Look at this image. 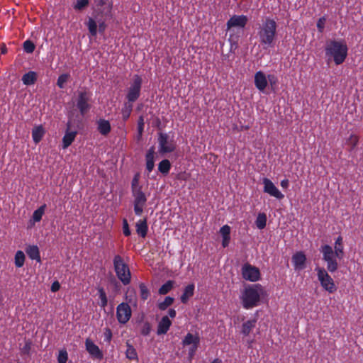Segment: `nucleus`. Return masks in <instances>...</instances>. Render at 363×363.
<instances>
[{"label":"nucleus","mask_w":363,"mask_h":363,"mask_svg":"<svg viewBox=\"0 0 363 363\" xmlns=\"http://www.w3.org/2000/svg\"><path fill=\"white\" fill-rule=\"evenodd\" d=\"M276 21L267 17L259 26L257 32L259 42L263 48H273L275 45L277 32Z\"/></svg>","instance_id":"f257e3e1"},{"label":"nucleus","mask_w":363,"mask_h":363,"mask_svg":"<svg viewBox=\"0 0 363 363\" xmlns=\"http://www.w3.org/2000/svg\"><path fill=\"white\" fill-rule=\"evenodd\" d=\"M348 48L344 40H332L326 43L325 48L328 62L334 61L336 65L342 64L347 56Z\"/></svg>","instance_id":"f03ea898"},{"label":"nucleus","mask_w":363,"mask_h":363,"mask_svg":"<svg viewBox=\"0 0 363 363\" xmlns=\"http://www.w3.org/2000/svg\"><path fill=\"white\" fill-rule=\"evenodd\" d=\"M140 173H136L131 181V193L133 197L134 213L140 216L144 211L147 201V196L143 190V186L140 184Z\"/></svg>","instance_id":"7ed1b4c3"},{"label":"nucleus","mask_w":363,"mask_h":363,"mask_svg":"<svg viewBox=\"0 0 363 363\" xmlns=\"http://www.w3.org/2000/svg\"><path fill=\"white\" fill-rule=\"evenodd\" d=\"M264 289L259 284L246 287L242 294V305L245 309H250L259 304L261 296L264 295Z\"/></svg>","instance_id":"20e7f679"},{"label":"nucleus","mask_w":363,"mask_h":363,"mask_svg":"<svg viewBox=\"0 0 363 363\" xmlns=\"http://www.w3.org/2000/svg\"><path fill=\"white\" fill-rule=\"evenodd\" d=\"M113 264L118 279L123 285H128L131 281V272L128 264L124 262L123 258L119 255L114 256Z\"/></svg>","instance_id":"39448f33"},{"label":"nucleus","mask_w":363,"mask_h":363,"mask_svg":"<svg viewBox=\"0 0 363 363\" xmlns=\"http://www.w3.org/2000/svg\"><path fill=\"white\" fill-rule=\"evenodd\" d=\"M320 252L323 254V259L327 263V270L330 273L335 272L338 268L337 259H339V255L328 245H323Z\"/></svg>","instance_id":"423d86ee"},{"label":"nucleus","mask_w":363,"mask_h":363,"mask_svg":"<svg viewBox=\"0 0 363 363\" xmlns=\"http://www.w3.org/2000/svg\"><path fill=\"white\" fill-rule=\"evenodd\" d=\"M142 84V77L138 74H135L130 86L127 89L125 99L128 103L133 104L139 99L141 94Z\"/></svg>","instance_id":"0eeeda50"},{"label":"nucleus","mask_w":363,"mask_h":363,"mask_svg":"<svg viewBox=\"0 0 363 363\" xmlns=\"http://www.w3.org/2000/svg\"><path fill=\"white\" fill-rule=\"evenodd\" d=\"M318 279L321 286L330 294H333L337 291V286L333 278L328 274V272L322 267H316Z\"/></svg>","instance_id":"6e6552de"},{"label":"nucleus","mask_w":363,"mask_h":363,"mask_svg":"<svg viewBox=\"0 0 363 363\" xmlns=\"http://www.w3.org/2000/svg\"><path fill=\"white\" fill-rule=\"evenodd\" d=\"M91 93L86 90H81L77 92L76 106L82 116L86 114L91 109Z\"/></svg>","instance_id":"1a4fd4ad"},{"label":"nucleus","mask_w":363,"mask_h":363,"mask_svg":"<svg viewBox=\"0 0 363 363\" xmlns=\"http://www.w3.org/2000/svg\"><path fill=\"white\" fill-rule=\"evenodd\" d=\"M160 152L162 154L170 153L176 149V144L173 139H170L167 133H160L158 135Z\"/></svg>","instance_id":"9d476101"},{"label":"nucleus","mask_w":363,"mask_h":363,"mask_svg":"<svg viewBox=\"0 0 363 363\" xmlns=\"http://www.w3.org/2000/svg\"><path fill=\"white\" fill-rule=\"evenodd\" d=\"M132 310L128 303L123 302L116 308V318L119 323L125 324L130 319Z\"/></svg>","instance_id":"9b49d317"},{"label":"nucleus","mask_w":363,"mask_h":363,"mask_svg":"<svg viewBox=\"0 0 363 363\" xmlns=\"http://www.w3.org/2000/svg\"><path fill=\"white\" fill-rule=\"evenodd\" d=\"M264 185L263 191L268 194L279 200L284 199V195L277 189L274 183L268 178L264 177L262 179Z\"/></svg>","instance_id":"f8f14e48"},{"label":"nucleus","mask_w":363,"mask_h":363,"mask_svg":"<svg viewBox=\"0 0 363 363\" xmlns=\"http://www.w3.org/2000/svg\"><path fill=\"white\" fill-rule=\"evenodd\" d=\"M242 275L245 280L256 281L259 279L260 272L258 268L250 264H245L242 268Z\"/></svg>","instance_id":"ddd939ff"},{"label":"nucleus","mask_w":363,"mask_h":363,"mask_svg":"<svg viewBox=\"0 0 363 363\" xmlns=\"http://www.w3.org/2000/svg\"><path fill=\"white\" fill-rule=\"evenodd\" d=\"M86 26L90 34L92 36L96 35L98 31L97 27H99V33H104L106 28V24L105 23L104 21L97 20L96 21L92 18H89Z\"/></svg>","instance_id":"4468645a"},{"label":"nucleus","mask_w":363,"mask_h":363,"mask_svg":"<svg viewBox=\"0 0 363 363\" xmlns=\"http://www.w3.org/2000/svg\"><path fill=\"white\" fill-rule=\"evenodd\" d=\"M247 23V17L244 15H234L227 21L226 26L228 30L233 27L244 28Z\"/></svg>","instance_id":"2eb2a0df"},{"label":"nucleus","mask_w":363,"mask_h":363,"mask_svg":"<svg viewBox=\"0 0 363 363\" xmlns=\"http://www.w3.org/2000/svg\"><path fill=\"white\" fill-rule=\"evenodd\" d=\"M85 347L89 354L95 359H101L103 358V353L100 350L99 347L94 343V342L87 338L85 341Z\"/></svg>","instance_id":"dca6fc26"},{"label":"nucleus","mask_w":363,"mask_h":363,"mask_svg":"<svg viewBox=\"0 0 363 363\" xmlns=\"http://www.w3.org/2000/svg\"><path fill=\"white\" fill-rule=\"evenodd\" d=\"M306 262V257L305 254L300 251L296 252L292 256V262L294 264V267L295 269H303L305 268Z\"/></svg>","instance_id":"f3484780"},{"label":"nucleus","mask_w":363,"mask_h":363,"mask_svg":"<svg viewBox=\"0 0 363 363\" xmlns=\"http://www.w3.org/2000/svg\"><path fill=\"white\" fill-rule=\"evenodd\" d=\"M70 123L68 122L67 124V130L62 138V147L64 149L67 148L74 140L75 137L77 134L76 130L70 131Z\"/></svg>","instance_id":"a211bd4d"},{"label":"nucleus","mask_w":363,"mask_h":363,"mask_svg":"<svg viewBox=\"0 0 363 363\" xmlns=\"http://www.w3.org/2000/svg\"><path fill=\"white\" fill-rule=\"evenodd\" d=\"M255 85L259 91H264L267 86V80L265 74L262 71H258L255 74Z\"/></svg>","instance_id":"6ab92c4d"},{"label":"nucleus","mask_w":363,"mask_h":363,"mask_svg":"<svg viewBox=\"0 0 363 363\" xmlns=\"http://www.w3.org/2000/svg\"><path fill=\"white\" fill-rule=\"evenodd\" d=\"M171 325L172 321L169 320V317L167 315L163 316L158 323L157 334L158 335L166 334Z\"/></svg>","instance_id":"aec40b11"},{"label":"nucleus","mask_w":363,"mask_h":363,"mask_svg":"<svg viewBox=\"0 0 363 363\" xmlns=\"http://www.w3.org/2000/svg\"><path fill=\"white\" fill-rule=\"evenodd\" d=\"M136 232L137 233L143 238H145L147 231H148V225H147V217L140 219L135 224Z\"/></svg>","instance_id":"412c9836"},{"label":"nucleus","mask_w":363,"mask_h":363,"mask_svg":"<svg viewBox=\"0 0 363 363\" xmlns=\"http://www.w3.org/2000/svg\"><path fill=\"white\" fill-rule=\"evenodd\" d=\"M97 130L104 136H106L111 130L110 122L106 119H99L97 121Z\"/></svg>","instance_id":"4be33fe9"},{"label":"nucleus","mask_w":363,"mask_h":363,"mask_svg":"<svg viewBox=\"0 0 363 363\" xmlns=\"http://www.w3.org/2000/svg\"><path fill=\"white\" fill-rule=\"evenodd\" d=\"M154 155L155 149L153 147H152L147 150L145 155L146 169L147 170L148 173L151 172L155 167Z\"/></svg>","instance_id":"5701e85b"},{"label":"nucleus","mask_w":363,"mask_h":363,"mask_svg":"<svg viewBox=\"0 0 363 363\" xmlns=\"http://www.w3.org/2000/svg\"><path fill=\"white\" fill-rule=\"evenodd\" d=\"M26 252L32 260H36L40 262L41 261L39 248L37 245H28L26 248Z\"/></svg>","instance_id":"b1692460"},{"label":"nucleus","mask_w":363,"mask_h":363,"mask_svg":"<svg viewBox=\"0 0 363 363\" xmlns=\"http://www.w3.org/2000/svg\"><path fill=\"white\" fill-rule=\"evenodd\" d=\"M257 323V320L255 318L248 320L244 322L241 326V333L244 336H247L250 335L251 331L255 328Z\"/></svg>","instance_id":"393cba45"},{"label":"nucleus","mask_w":363,"mask_h":363,"mask_svg":"<svg viewBox=\"0 0 363 363\" xmlns=\"http://www.w3.org/2000/svg\"><path fill=\"white\" fill-rule=\"evenodd\" d=\"M194 289L195 286L194 284H190L184 288L183 294L180 297L182 303H186L189 298L194 296Z\"/></svg>","instance_id":"a878e982"},{"label":"nucleus","mask_w":363,"mask_h":363,"mask_svg":"<svg viewBox=\"0 0 363 363\" xmlns=\"http://www.w3.org/2000/svg\"><path fill=\"white\" fill-rule=\"evenodd\" d=\"M200 343V338L198 335H194L193 334L188 333L186 336L184 337V340H182V345L184 346L187 345H199Z\"/></svg>","instance_id":"bb28decb"},{"label":"nucleus","mask_w":363,"mask_h":363,"mask_svg":"<svg viewBox=\"0 0 363 363\" xmlns=\"http://www.w3.org/2000/svg\"><path fill=\"white\" fill-rule=\"evenodd\" d=\"M37 80V74L33 71H30L22 77L23 84L29 86L34 84Z\"/></svg>","instance_id":"cd10ccee"},{"label":"nucleus","mask_w":363,"mask_h":363,"mask_svg":"<svg viewBox=\"0 0 363 363\" xmlns=\"http://www.w3.org/2000/svg\"><path fill=\"white\" fill-rule=\"evenodd\" d=\"M45 130L42 125L35 127L32 130V138L35 143H38L43 138Z\"/></svg>","instance_id":"c85d7f7f"},{"label":"nucleus","mask_w":363,"mask_h":363,"mask_svg":"<svg viewBox=\"0 0 363 363\" xmlns=\"http://www.w3.org/2000/svg\"><path fill=\"white\" fill-rule=\"evenodd\" d=\"M337 255H339V259H341L344 255V246L342 236H338L335 242V250Z\"/></svg>","instance_id":"c756f323"},{"label":"nucleus","mask_w":363,"mask_h":363,"mask_svg":"<svg viewBox=\"0 0 363 363\" xmlns=\"http://www.w3.org/2000/svg\"><path fill=\"white\" fill-rule=\"evenodd\" d=\"M171 169V163L169 160L164 159L158 164V171L162 174L167 175Z\"/></svg>","instance_id":"7c9ffc66"},{"label":"nucleus","mask_w":363,"mask_h":363,"mask_svg":"<svg viewBox=\"0 0 363 363\" xmlns=\"http://www.w3.org/2000/svg\"><path fill=\"white\" fill-rule=\"evenodd\" d=\"M256 226L258 229L262 230L267 224V216L264 213H259L255 220Z\"/></svg>","instance_id":"2f4dec72"},{"label":"nucleus","mask_w":363,"mask_h":363,"mask_svg":"<svg viewBox=\"0 0 363 363\" xmlns=\"http://www.w3.org/2000/svg\"><path fill=\"white\" fill-rule=\"evenodd\" d=\"M127 349L125 351V356L128 359L135 360L138 359V354L134 347L127 342Z\"/></svg>","instance_id":"473e14b6"},{"label":"nucleus","mask_w":363,"mask_h":363,"mask_svg":"<svg viewBox=\"0 0 363 363\" xmlns=\"http://www.w3.org/2000/svg\"><path fill=\"white\" fill-rule=\"evenodd\" d=\"M15 265L16 267H22L25 262V255L23 251L18 250L15 255Z\"/></svg>","instance_id":"72a5a7b5"},{"label":"nucleus","mask_w":363,"mask_h":363,"mask_svg":"<svg viewBox=\"0 0 363 363\" xmlns=\"http://www.w3.org/2000/svg\"><path fill=\"white\" fill-rule=\"evenodd\" d=\"M174 284V282L172 280L167 281L166 283H164L163 285L160 286L158 291L159 294L161 295H165L168 294L173 288Z\"/></svg>","instance_id":"f704fd0d"},{"label":"nucleus","mask_w":363,"mask_h":363,"mask_svg":"<svg viewBox=\"0 0 363 363\" xmlns=\"http://www.w3.org/2000/svg\"><path fill=\"white\" fill-rule=\"evenodd\" d=\"M133 111V104L125 103V106L122 108V118L124 121H127Z\"/></svg>","instance_id":"c9c22d12"},{"label":"nucleus","mask_w":363,"mask_h":363,"mask_svg":"<svg viewBox=\"0 0 363 363\" xmlns=\"http://www.w3.org/2000/svg\"><path fill=\"white\" fill-rule=\"evenodd\" d=\"M46 205L43 204L36 209L33 213V219L34 222H39L42 219V216L45 213Z\"/></svg>","instance_id":"e433bc0d"},{"label":"nucleus","mask_w":363,"mask_h":363,"mask_svg":"<svg viewBox=\"0 0 363 363\" xmlns=\"http://www.w3.org/2000/svg\"><path fill=\"white\" fill-rule=\"evenodd\" d=\"M359 137L355 134H351L346 140V144L350 147V151L353 150L357 145Z\"/></svg>","instance_id":"4c0bfd02"},{"label":"nucleus","mask_w":363,"mask_h":363,"mask_svg":"<svg viewBox=\"0 0 363 363\" xmlns=\"http://www.w3.org/2000/svg\"><path fill=\"white\" fill-rule=\"evenodd\" d=\"M174 298L166 296L162 302L158 303V308L161 311H164L174 303Z\"/></svg>","instance_id":"58836bf2"},{"label":"nucleus","mask_w":363,"mask_h":363,"mask_svg":"<svg viewBox=\"0 0 363 363\" xmlns=\"http://www.w3.org/2000/svg\"><path fill=\"white\" fill-rule=\"evenodd\" d=\"M140 298L142 300L145 301L150 296V291L144 283H141L139 285Z\"/></svg>","instance_id":"ea45409f"},{"label":"nucleus","mask_w":363,"mask_h":363,"mask_svg":"<svg viewBox=\"0 0 363 363\" xmlns=\"http://www.w3.org/2000/svg\"><path fill=\"white\" fill-rule=\"evenodd\" d=\"M152 330L151 324L148 321L143 322L140 327V334L143 336L150 335Z\"/></svg>","instance_id":"a19ab883"},{"label":"nucleus","mask_w":363,"mask_h":363,"mask_svg":"<svg viewBox=\"0 0 363 363\" xmlns=\"http://www.w3.org/2000/svg\"><path fill=\"white\" fill-rule=\"evenodd\" d=\"M70 75L67 73L60 74L57 80V85L59 88L63 89L65 87V84L67 82Z\"/></svg>","instance_id":"79ce46f5"},{"label":"nucleus","mask_w":363,"mask_h":363,"mask_svg":"<svg viewBox=\"0 0 363 363\" xmlns=\"http://www.w3.org/2000/svg\"><path fill=\"white\" fill-rule=\"evenodd\" d=\"M35 45L30 40H27L23 43V50L27 53H32L35 50Z\"/></svg>","instance_id":"37998d69"},{"label":"nucleus","mask_w":363,"mask_h":363,"mask_svg":"<svg viewBox=\"0 0 363 363\" xmlns=\"http://www.w3.org/2000/svg\"><path fill=\"white\" fill-rule=\"evenodd\" d=\"M89 0H77L76 4L74 5L75 10L81 11L89 5Z\"/></svg>","instance_id":"c03bdc74"},{"label":"nucleus","mask_w":363,"mask_h":363,"mask_svg":"<svg viewBox=\"0 0 363 363\" xmlns=\"http://www.w3.org/2000/svg\"><path fill=\"white\" fill-rule=\"evenodd\" d=\"M68 359V354L65 350H62L59 352V354L57 356V362L58 363H67Z\"/></svg>","instance_id":"a18cd8bd"},{"label":"nucleus","mask_w":363,"mask_h":363,"mask_svg":"<svg viewBox=\"0 0 363 363\" xmlns=\"http://www.w3.org/2000/svg\"><path fill=\"white\" fill-rule=\"evenodd\" d=\"M145 126L144 117L140 116L138 120V132L140 136L142 135Z\"/></svg>","instance_id":"49530a36"},{"label":"nucleus","mask_w":363,"mask_h":363,"mask_svg":"<svg viewBox=\"0 0 363 363\" xmlns=\"http://www.w3.org/2000/svg\"><path fill=\"white\" fill-rule=\"evenodd\" d=\"M112 339V331L109 328H104V340L107 343H110Z\"/></svg>","instance_id":"de8ad7c7"},{"label":"nucleus","mask_w":363,"mask_h":363,"mask_svg":"<svg viewBox=\"0 0 363 363\" xmlns=\"http://www.w3.org/2000/svg\"><path fill=\"white\" fill-rule=\"evenodd\" d=\"M220 233L221 234L223 238L230 237V228L228 225H225L222 226L220 229Z\"/></svg>","instance_id":"09e8293b"},{"label":"nucleus","mask_w":363,"mask_h":363,"mask_svg":"<svg viewBox=\"0 0 363 363\" xmlns=\"http://www.w3.org/2000/svg\"><path fill=\"white\" fill-rule=\"evenodd\" d=\"M326 18L325 16L320 17L317 22V28L320 33H323L325 28Z\"/></svg>","instance_id":"8fccbe9b"},{"label":"nucleus","mask_w":363,"mask_h":363,"mask_svg":"<svg viewBox=\"0 0 363 363\" xmlns=\"http://www.w3.org/2000/svg\"><path fill=\"white\" fill-rule=\"evenodd\" d=\"M123 232L125 236H130L131 234L130 230L128 221L125 218L123 220Z\"/></svg>","instance_id":"3c124183"},{"label":"nucleus","mask_w":363,"mask_h":363,"mask_svg":"<svg viewBox=\"0 0 363 363\" xmlns=\"http://www.w3.org/2000/svg\"><path fill=\"white\" fill-rule=\"evenodd\" d=\"M199 345H192L189 350V356L191 358L195 354Z\"/></svg>","instance_id":"603ef678"},{"label":"nucleus","mask_w":363,"mask_h":363,"mask_svg":"<svg viewBox=\"0 0 363 363\" xmlns=\"http://www.w3.org/2000/svg\"><path fill=\"white\" fill-rule=\"evenodd\" d=\"M60 288V283L57 281H55L52 284L51 291L52 292H56V291H59Z\"/></svg>","instance_id":"864d4df0"},{"label":"nucleus","mask_w":363,"mask_h":363,"mask_svg":"<svg viewBox=\"0 0 363 363\" xmlns=\"http://www.w3.org/2000/svg\"><path fill=\"white\" fill-rule=\"evenodd\" d=\"M98 292H99L100 300L101 299H105V298H107L106 294V292H105V291H104V289L103 288H99L98 289Z\"/></svg>","instance_id":"5fc2aeb1"},{"label":"nucleus","mask_w":363,"mask_h":363,"mask_svg":"<svg viewBox=\"0 0 363 363\" xmlns=\"http://www.w3.org/2000/svg\"><path fill=\"white\" fill-rule=\"evenodd\" d=\"M230 237L223 238L222 246L225 248L229 245Z\"/></svg>","instance_id":"6e6d98bb"},{"label":"nucleus","mask_w":363,"mask_h":363,"mask_svg":"<svg viewBox=\"0 0 363 363\" xmlns=\"http://www.w3.org/2000/svg\"><path fill=\"white\" fill-rule=\"evenodd\" d=\"M280 184L283 189H287L289 185V181L287 179H283L281 181Z\"/></svg>","instance_id":"4d7b16f0"},{"label":"nucleus","mask_w":363,"mask_h":363,"mask_svg":"<svg viewBox=\"0 0 363 363\" xmlns=\"http://www.w3.org/2000/svg\"><path fill=\"white\" fill-rule=\"evenodd\" d=\"M168 315H169V317H171L172 318H174L176 317V315H177V313H176V311L174 309V308H170L168 311Z\"/></svg>","instance_id":"13d9d810"},{"label":"nucleus","mask_w":363,"mask_h":363,"mask_svg":"<svg viewBox=\"0 0 363 363\" xmlns=\"http://www.w3.org/2000/svg\"><path fill=\"white\" fill-rule=\"evenodd\" d=\"M100 301H101V303H100L101 307L104 308L105 306H107V303H108L107 298L105 299H101Z\"/></svg>","instance_id":"bf43d9fd"},{"label":"nucleus","mask_w":363,"mask_h":363,"mask_svg":"<svg viewBox=\"0 0 363 363\" xmlns=\"http://www.w3.org/2000/svg\"><path fill=\"white\" fill-rule=\"evenodd\" d=\"M178 179H182V180H186V174L185 173L179 174L178 175Z\"/></svg>","instance_id":"052dcab7"},{"label":"nucleus","mask_w":363,"mask_h":363,"mask_svg":"<svg viewBox=\"0 0 363 363\" xmlns=\"http://www.w3.org/2000/svg\"><path fill=\"white\" fill-rule=\"evenodd\" d=\"M1 54H6L7 52V48L5 45H3L1 48Z\"/></svg>","instance_id":"680f3d73"},{"label":"nucleus","mask_w":363,"mask_h":363,"mask_svg":"<svg viewBox=\"0 0 363 363\" xmlns=\"http://www.w3.org/2000/svg\"><path fill=\"white\" fill-rule=\"evenodd\" d=\"M229 40H230V41L237 42V40H238V38L236 37V38H235V39H233V35H230V38H229Z\"/></svg>","instance_id":"e2e57ef3"},{"label":"nucleus","mask_w":363,"mask_h":363,"mask_svg":"<svg viewBox=\"0 0 363 363\" xmlns=\"http://www.w3.org/2000/svg\"><path fill=\"white\" fill-rule=\"evenodd\" d=\"M211 363H221L219 359H215Z\"/></svg>","instance_id":"0e129e2a"},{"label":"nucleus","mask_w":363,"mask_h":363,"mask_svg":"<svg viewBox=\"0 0 363 363\" xmlns=\"http://www.w3.org/2000/svg\"><path fill=\"white\" fill-rule=\"evenodd\" d=\"M271 78L274 79L275 77L273 75H269L268 79L269 81H271Z\"/></svg>","instance_id":"69168bd1"}]
</instances>
